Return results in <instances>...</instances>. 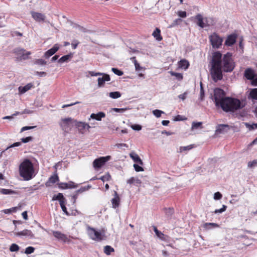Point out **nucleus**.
<instances>
[{
	"label": "nucleus",
	"mask_w": 257,
	"mask_h": 257,
	"mask_svg": "<svg viewBox=\"0 0 257 257\" xmlns=\"http://www.w3.org/2000/svg\"><path fill=\"white\" fill-rule=\"evenodd\" d=\"M226 208H227V206L226 205H223L221 208L219 209H216L214 211V212L215 214L221 213L223 212L224 211H225L226 210Z\"/></svg>",
	"instance_id": "603ef678"
},
{
	"label": "nucleus",
	"mask_w": 257,
	"mask_h": 257,
	"mask_svg": "<svg viewBox=\"0 0 257 257\" xmlns=\"http://www.w3.org/2000/svg\"><path fill=\"white\" fill-rule=\"evenodd\" d=\"M87 230L89 237L94 240H101L105 236V231L104 229L98 231L93 227L88 226Z\"/></svg>",
	"instance_id": "39448f33"
},
{
	"label": "nucleus",
	"mask_w": 257,
	"mask_h": 257,
	"mask_svg": "<svg viewBox=\"0 0 257 257\" xmlns=\"http://www.w3.org/2000/svg\"><path fill=\"white\" fill-rule=\"evenodd\" d=\"M130 157L132 159L134 162L139 163V165H143V162L141 159L139 155L135 152H132L130 154Z\"/></svg>",
	"instance_id": "4be33fe9"
},
{
	"label": "nucleus",
	"mask_w": 257,
	"mask_h": 257,
	"mask_svg": "<svg viewBox=\"0 0 257 257\" xmlns=\"http://www.w3.org/2000/svg\"><path fill=\"white\" fill-rule=\"evenodd\" d=\"M53 234L55 237L57 238L59 240H60L64 242H69L70 240L68 238L66 235L62 233L60 231H53Z\"/></svg>",
	"instance_id": "9b49d317"
},
{
	"label": "nucleus",
	"mask_w": 257,
	"mask_h": 257,
	"mask_svg": "<svg viewBox=\"0 0 257 257\" xmlns=\"http://www.w3.org/2000/svg\"><path fill=\"white\" fill-rule=\"evenodd\" d=\"M107 159H105L104 157H100L96 159L93 162V167L95 169H99L101 168L106 162Z\"/></svg>",
	"instance_id": "4468645a"
},
{
	"label": "nucleus",
	"mask_w": 257,
	"mask_h": 257,
	"mask_svg": "<svg viewBox=\"0 0 257 257\" xmlns=\"http://www.w3.org/2000/svg\"><path fill=\"white\" fill-rule=\"evenodd\" d=\"M102 76V77H99L97 79L98 86L99 87L104 86L105 81H109L110 80V78L108 74L103 73Z\"/></svg>",
	"instance_id": "dca6fc26"
},
{
	"label": "nucleus",
	"mask_w": 257,
	"mask_h": 257,
	"mask_svg": "<svg viewBox=\"0 0 257 257\" xmlns=\"http://www.w3.org/2000/svg\"><path fill=\"white\" fill-rule=\"evenodd\" d=\"M170 74L172 76H175L176 78L179 81L182 80L183 79V77L181 73H177L173 71H170Z\"/></svg>",
	"instance_id": "a19ab883"
},
{
	"label": "nucleus",
	"mask_w": 257,
	"mask_h": 257,
	"mask_svg": "<svg viewBox=\"0 0 257 257\" xmlns=\"http://www.w3.org/2000/svg\"><path fill=\"white\" fill-rule=\"evenodd\" d=\"M60 206L62 211L65 213V214L68 216L70 215V214L67 211V208L65 206V202L63 201H60Z\"/></svg>",
	"instance_id": "ea45409f"
},
{
	"label": "nucleus",
	"mask_w": 257,
	"mask_h": 257,
	"mask_svg": "<svg viewBox=\"0 0 257 257\" xmlns=\"http://www.w3.org/2000/svg\"><path fill=\"white\" fill-rule=\"evenodd\" d=\"M35 64L44 66L47 64V62L42 59H38L36 60V61L35 62Z\"/></svg>",
	"instance_id": "de8ad7c7"
},
{
	"label": "nucleus",
	"mask_w": 257,
	"mask_h": 257,
	"mask_svg": "<svg viewBox=\"0 0 257 257\" xmlns=\"http://www.w3.org/2000/svg\"><path fill=\"white\" fill-rule=\"evenodd\" d=\"M196 20V23L199 27L204 28L205 27V18L200 14H197L194 18Z\"/></svg>",
	"instance_id": "2eb2a0df"
},
{
	"label": "nucleus",
	"mask_w": 257,
	"mask_h": 257,
	"mask_svg": "<svg viewBox=\"0 0 257 257\" xmlns=\"http://www.w3.org/2000/svg\"><path fill=\"white\" fill-rule=\"evenodd\" d=\"M60 48V45L58 44H55L52 48L47 51L44 54V57L46 58H49L54 55Z\"/></svg>",
	"instance_id": "ddd939ff"
},
{
	"label": "nucleus",
	"mask_w": 257,
	"mask_h": 257,
	"mask_svg": "<svg viewBox=\"0 0 257 257\" xmlns=\"http://www.w3.org/2000/svg\"><path fill=\"white\" fill-rule=\"evenodd\" d=\"M205 27L213 26L215 23L212 18H205Z\"/></svg>",
	"instance_id": "473e14b6"
},
{
	"label": "nucleus",
	"mask_w": 257,
	"mask_h": 257,
	"mask_svg": "<svg viewBox=\"0 0 257 257\" xmlns=\"http://www.w3.org/2000/svg\"><path fill=\"white\" fill-rule=\"evenodd\" d=\"M19 171L20 176L26 181L32 179L36 175L35 172L34 165L29 159H25L20 164Z\"/></svg>",
	"instance_id": "7ed1b4c3"
},
{
	"label": "nucleus",
	"mask_w": 257,
	"mask_h": 257,
	"mask_svg": "<svg viewBox=\"0 0 257 257\" xmlns=\"http://www.w3.org/2000/svg\"><path fill=\"white\" fill-rule=\"evenodd\" d=\"M0 193L4 195H10V194H17V192L14 190L4 189V188H0Z\"/></svg>",
	"instance_id": "c756f323"
},
{
	"label": "nucleus",
	"mask_w": 257,
	"mask_h": 257,
	"mask_svg": "<svg viewBox=\"0 0 257 257\" xmlns=\"http://www.w3.org/2000/svg\"><path fill=\"white\" fill-rule=\"evenodd\" d=\"M257 164V160H254L252 161H250L248 163L247 166L249 168H252Z\"/></svg>",
	"instance_id": "338daca9"
},
{
	"label": "nucleus",
	"mask_w": 257,
	"mask_h": 257,
	"mask_svg": "<svg viewBox=\"0 0 257 257\" xmlns=\"http://www.w3.org/2000/svg\"><path fill=\"white\" fill-rule=\"evenodd\" d=\"M78 128L80 133L84 134L86 130H89L90 126L87 123L82 121H78L75 120L74 125Z\"/></svg>",
	"instance_id": "6e6552de"
},
{
	"label": "nucleus",
	"mask_w": 257,
	"mask_h": 257,
	"mask_svg": "<svg viewBox=\"0 0 257 257\" xmlns=\"http://www.w3.org/2000/svg\"><path fill=\"white\" fill-rule=\"evenodd\" d=\"M179 67L181 68L186 69L189 66L188 61L185 59L180 60L179 63Z\"/></svg>",
	"instance_id": "c85d7f7f"
},
{
	"label": "nucleus",
	"mask_w": 257,
	"mask_h": 257,
	"mask_svg": "<svg viewBox=\"0 0 257 257\" xmlns=\"http://www.w3.org/2000/svg\"><path fill=\"white\" fill-rule=\"evenodd\" d=\"M59 180V177L57 174L51 176L46 182L45 185L46 187H50L52 184H55Z\"/></svg>",
	"instance_id": "6ab92c4d"
},
{
	"label": "nucleus",
	"mask_w": 257,
	"mask_h": 257,
	"mask_svg": "<svg viewBox=\"0 0 257 257\" xmlns=\"http://www.w3.org/2000/svg\"><path fill=\"white\" fill-rule=\"evenodd\" d=\"M133 166L134 167L135 171L137 172H142L144 171V170L143 168L138 164H134Z\"/></svg>",
	"instance_id": "bf43d9fd"
},
{
	"label": "nucleus",
	"mask_w": 257,
	"mask_h": 257,
	"mask_svg": "<svg viewBox=\"0 0 257 257\" xmlns=\"http://www.w3.org/2000/svg\"><path fill=\"white\" fill-rule=\"evenodd\" d=\"M154 230L156 234L160 238H161L162 236H164V234L160 231L158 230L157 228L155 226L154 227Z\"/></svg>",
	"instance_id": "052dcab7"
},
{
	"label": "nucleus",
	"mask_w": 257,
	"mask_h": 257,
	"mask_svg": "<svg viewBox=\"0 0 257 257\" xmlns=\"http://www.w3.org/2000/svg\"><path fill=\"white\" fill-rule=\"evenodd\" d=\"M35 250V248L32 246H29L27 247L26 249L25 253L26 254H30L33 253Z\"/></svg>",
	"instance_id": "13d9d810"
},
{
	"label": "nucleus",
	"mask_w": 257,
	"mask_h": 257,
	"mask_svg": "<svg viewBox=\"0 0 257 257\" xmlns=\"http://www.w3.org/2000/svg\"><path fill=\"white\" fill-rule=\"evenodd\" d=\"M251 85L252 86H257V74L250 81Z\"/></svg>",
	"instance_id": "774afa93"
},
{
	"label": "nucleus",
	"mask_w": 257,
	"mask_h": 257,
	"mask_svg": "<svg viewBox=\"0 0 257 257\" xmlns=\"http://www.w3.org/2000/svg\"><path fill=\"white\" fill-rule=\"evenodd\" d=\"M105 117V113L103 112L100 111L97 113H91L90 116V118L95 119L97 121H101L102 118Z\"/></svg>",
	"instance_id": "aec40b11"
},
{
	"label": "nucleus",
	"mask_w": 257,
	"mask_h": 257,
	"mask_svg": "<svg viewBox=\"0 0 257 257\" xmlns=\"http://www.w3.org/2000/svg\"><path fill=\"white\" fill-rule=\"evenodd\" d=\"M111 176L109 173H107L101 177L98 178L99 179L102 180L103 182L109 180Z\"/></svg>",
	"instance_id": "79ce46f5"
},
{
	"label": "nucleus",
	"mask_w": 257,
	"mask_h": 257,
	"mask_svg": "<svg viewBox=\"0 0 257 257\" xmlns=\"http://www.w3.org/2000/svg\"><path fill=\"white\" fill-rule=\"evenodd\" d=\"M128 108H112V110L115 111L116 112L119 113H123L125 112V110H127Z\"/></svg>",
	"instance_id": "864d4df0"
},
{
	"label": "nucleus",
	"mask_w": 257,
	"mask_h": 257,
	"mask_svg": "<svg viewBox=\"0 0 257 257\" xmlns=\"http://www.w3.org/2000/svg\"><path fill=\"white\" fill-rule=\"evenodd\" d=\"M111 70L115 74L117 75V76H120L123 74V72L121 70L116 68H112Z\"/></svg>",
	"instance_id": "37998d69"
},
{
	"label": "nucleus",
	"mask_w": 257,
	"mask_h": 257,
	"mask_svg": "<svg viewBox=\"0 0 257 257\" xmlns=\"http://www.w3.org/2000/svg\"><path fill=\"white\" fill-rule=\"evenodd\" d=\"M131 127L132 128L133 130L138 131L141 130L142 128L141 125L138 124H135L132 125L131 126Z\"/></svg>",
	"instance_id": "0e129e2a"
},
{
	"label": "nucleus",
	"mask_w": 257,
	"mask_h": 257,
	"mask_svg": "<svg viewBox=\"0 0 257 257\" xmlns=\"http://www.w3.org/2000/svg\"><path fill=\"white\" fill-rule=\"evenodd\" d=\"M114 197L111 199V203L112 207L116 208L119 206L120 202V198L116 191H114Z\"/></svg>",
	"instance_id": "412c9836"
},
{
	"label": "nucleus",
	"mask_w": 257,
	"mask_h": 257,
	"mask_svg": "<svg viewBox=\"0 0 257 257\" xmlns=\"http://www.w3.org/2000/svg\"><path fill=\"white\" fill-rule=\"evenodd\" d=\"M70 23L71 26H72L74 28L77 29L82 32L86 33L88 31L86 28H84L83 27L79 25L74 23L72 21H70Z\"/></svg>",
	"instance_id": "cd10ccee"
},
{
	"label": "nucleus",
	"mask_w": 257,
	"mask_h": 257,
	"mask_svg": "<svg viewBox=\"0 0 257 257\" xmlns=\"http://www.w3.org/2000/svg\"><path fill=\"white\" fill-rule=\"evenodd\" d=\"M222 69L225 72H231L235 67L234 63L232 59V54L230 53H227L223 57Z\"/></svg>",
	"instance_id": "20e7f679"
},
{
	"label": "nucleus",
	"mask_w": 257,
	"mask_h": 257,
	"mask_svg": "<svg viewBox=\"0 0 257 257\" xmlns=\"http://www.w3.org/2000/svg\"><path fill=\"white\" fill-rule=\"evenodd\" d=\"M237 36L235 34L229 35L225 42V45L228 46H232L236 42Z\"/></svg>",
	"instance_id": "a211bd4d"
},
{
	"label": "nucleus",
	"mask_w": 257,
	"mask_h": 257,
	"mask_svg": "<svg viewBox=\"0 0 257 257\" xmlns=\"http://www.w3.org/2000/svg\"><path fill=\"white\" fill-rule=\"evenodd\" d=\"M244 124H245V126L247 128H248V130L249 131H252V130L257 128V123H253L252 124H250L249 123H248V122H245Z\"/></svg>",
	"instance_id": "e433bc0d"
},
{
	"label": "nucleus",
	"mask_w": 257,
	"mask_h": 257,
	"mask_svg": "<svg viewBox=\"0 0 257 257\" xmlns=\"http://www.w3.org/2000/svg\"><path fill=\"white\" fill-rule=\"evenodd\" d=\"M15 234L18 236H26L29 238H34V234L30 230L28 229H24L21 231L15 232Z\"/></svg>",
	"instance_id": "f8f14e48"
},
{
	"label": "nucleus",
	"mask_w": 257,
	"mask_h": 257,
	"mask_svg": "<svg viewBox=\"0 0 257 257\" xmlns=\"http://www.w3.org/2000/svg\"><path fill=\"white\" fill-rule=\"evenodd\" d=\"M203 228L205 229H210L219 227V225L216 223H205L203 224Z\"/></svg>",
	"instance_id": "bb28decb"
},
{
	"label": "nucleus",
	"mask_w": 257,
	"mask_h": 257,
	"mask_svg": "<svg viewBox=\"0 0 257 257\" xmlns=\"http://www.w3.org/2000/svg\"><path fill=\"white\" fill-rule=\"evenodd\" d=\"M109 96L113 99H116L121 96V93L119 91L111 92L109 93Z\"/></svg>",
	"instance_id": "c9c22d12"
},
{
	"label": "nucleus",
	"mask_w": 257,
	"mask_h": 257,
	"mask_svg": "<svg viewBox=\"0 0 257 257\" xmlns=\"http://www.w3.org/2000/svg\"><path fill=\"white\" fill-rule=\"evenodd\" d=\"M32 83H29L24 86H20L18 88L19 91L21 94H23L31 89L33 87Z\"/></svg>",
	"instance_id": "5701e85b"
},
{
	"label": "nucleus",
	"mask_w": 257,
	"mask_h": 257,
	"mask_svg": "<svg viewBox=\"0 0 257 257\" xmlns=\"http://www.w3.org/2000/svg\"><path fill=\"white\" fill-rule=\"evenodd\" d=\"M153 114L157 117H160L161 114L164 113V112L159 109H155L153 111Z\"/></svg>",
	"instance_id": "49530a36"
},
{
	"label": "nucleus",
	"mask_w": 257,
	"mask_h": 257,
	"mask_svg": "<svg viewBox=\"0 0 257 257\" xmlns=\"http://www.w3.org/2000/svg\"><path fill=\"white\" fill-rule=\"evenodd\" d=\"M58 187L61 189H69V187L67 185V183H58Z\"/></svg>",
	"instance_id": "5fc2aeb1"
},
{
	"label": "nucleus",
	"mask_w": 257,
	"mask_h": 257,
	"mask_svg": "<svg viewBox=\"0 0 257 257\" xmlns=\"http://www.w3.org/2000/svg\"><path fill=\"white\" fill-rule=\"evenodd\" d=\"M34 138L32 137H27L26 138H23L21 139V141L23 143H27L30 141H32Z\"/></svg>",
	"instance_id": "4d7b16f0"
},
{
	"label": "nucleus",
	"mask_w": 257,
	"mask_h": 257,
	"mask_svg": "<svg viewBox=\"0 0 257 257\" xmlns=\"http://www.w3.org/2000/svg\"><path fill=\"white\" fill-rule=\"evenodd\" d=\"M221 58V53L218 51L216 52L213 53L211 61V75L215 82L221 80L223 77Z\"/></svg>",
	"instance_id": "f03ea898"
},
{
	"label": "nucleus",
	"mask_w": 257,
	"mask_h": 257,
	"mask_svg": "<svg viewBox=\"0 0 257 257\" xmlns=\"http://www.w3.org/2000/svg\"><path fill=\"white\" fill-rule=\"evenodd\" d=\"M72 57L73 54L72 53H70L69 54L63 56L58 60V62L59 63L67 62L72 58Z\"/></svg>",
	"instance_id": "b1692460"
},
{
	"label": "nucleus",
	"mask_w": 257,
	"mask_h": 257,
	"mask_svg": "<svg viewBox=\"0 0 257 257\" xmlns=\"http://www.w3.org/2000/svg\"><path fill=\"white\" fill-rule=\"evenodd\" d=\"M91 188V185H88L86 186H83L81 187L79 189L77 190L76 191H75L77 194L81 193L83 192L86 191L88 190L90 188Z\"/></svg>",
	"instance_id": "f704fd0d"
},
{
	"label": "nucleus",
	"mask_w": 257,
	"mask_h": 257,
	"mask_svg": "<svg viewBox=\"0 0 257 257\" xmlns=\"http://www.w3.org/2000/svg\"><path fill=\"white\" fill-rule=\"evenodd\" d=\"M200 100L202 101L204 99V90L202 86V82H200Z\"/></svg>",
	"instance_id": "c03bdc74"
},
{
	"label": "nucleus",
	"mask_w": 257,
	"mask_h": 257,
	"mask_svg": "<svg viewBox=\"0 0 257 257\" xmlns=\"http://www.w3.org/2000/svg\"><path fill=\"white\" fill-rule=\"evenodd\" d=\"M177 15L182 18H185L187 17V13L185 11H179L177 12Z\"/></svg>",
	"instance_id": "e2e57ef3"
},
{
	"label": "nucleus",
	"mask_w": 257,
	"mask_h": 257,
	"mask_svg": "<svg viewBox=\"0 0 257 257\" xmlns=\"http://www.w3.org/2000/svg\"><path fill=\"white\" fill-rule=\"evenodd\" d=\"M174 212V210L173 208H165V213L168 216H171Z\"/></svg>",
	"instance_id": "09e8293b"
},
{
	"label": "nucleus",
	"mask_w": 257,
	"mask_h": 257,
	"mask_svg": "<svg viewBox=\"0 0 257 257\" xmlns=\"http://www.w3.org/2000/svg\"><path fill=\"white\" fill-rule=\"evenodd\" d=\"M52 200H58L60 204V201H63L64 202L66 201L65 198H64L63 194L61 193H59L58 194L54 195L52 198Z\"/></svg>",
	"instance_id": "7c9ffc66"
},
{
	"label": "nucleus",
	"mask_w": 257,
	"mask_h": 257,
	"mask_svg": "<svg viewBox=\"0 0 257 257\" xmlns=\"http://www.w3.org/2000/svg\"><path fill=\"white\" fill-rule=\"evenodd\" d=\"M152 35L158 41H160L163 39V38L161 35V30L158 28L155 29L152 34Z\"/></svg>",
	"instance_id": "393cba45"
},
{
	"label": "nucleus",
	"mask_w": 257,
	"mask_h": 257,
	"mask_svg": "<svg viewBox=\"0 0 257 257\" xmlns=\"http://www.w3.org/2000/svg\"><path fill=\"white\" fill-rule=\"evenodd\" d=\"M31 54V52L30 51H26L24 52L22 57L21 58V60H26L28 59L29 56Z\"/></svg>",
	"instance_id": "6e6d98bb"
},
{
	"label": "nucleus",
	"mask_w": 257,
	"mask_h": 257,
	"mask_svg": "<svg viewBox=\"0 0 257 257\" xmlns=\"http://www.w3.org/2000/svg\"><path fill=\"white\" fill-rule=\"evenodd\" d=\"M19 249V246L16 243L12 244L10 247V250L12 252L17 251Z\"/></svg>",
	"instance_id": "a18cd8bd"
},
{
	"label": "nucleus",
	"mask_w": 257,
	"mask_h": 257,
	"mask_svg": "<svg viewBox=\"0 0 257 257\" xmlns=\"http://www.w3.org/2000/svg\"><path fill=\"white\" fill-rule=\"evenodd\" d=\"M222 197V194L219 192H215L214 194V199L215 200H220Z\"/></svg>",
	"instance_id": "69168bd1"
},
{
	"label": "nucleus",
	"mask_w": 257,
	"mask_h": 257,
	"mask_svg": "<svg viewBox=\"0 0 257 257\" xmlns=\"http://www.w3.org/2000/svg\"><path fill=\"white\" fill-rule=\"evenodd\" d=\"M193 147V145H190L187 146H184V147H181L180 148V152H182L183 151L190 150L191 149H192Z\"/></svg>",
	"instance_id": "3c124183"
},
{
	"label": "nucleus",
	"mask_w": 257,
	"mask_h": 257,
	"mask_svg": "<svg viewBox=\"0 0 257 257\" xmlns=\"http://www.w3.org/2000/svg\"><path fill=\"white\" fill-rule=\"evenodd\" d=\"M202 123L201 122H194L193 121L192 123V129H197L200 127Z\"/></svg>",
	"instance_id": "8fccbe9b"
},
{
	"label": "nucleus",
	"mask_w": 257,
	"mask_h": 257,
	"mask_svg": "<svg viewBox=\"0 0 257 257\" xmlns=\"http://www.w3.org/2000/svg\"><path fill=\"white\" fill-rule=\"evenodd\" d=\"M248 98L252 100H257V88L250 89Z\"/></svg>",
	"instance_id": "a878e982"
},
{
	"label": "nucleus",
	"mask_w": 257,
	"mask_h": 257,
	"mask_svg": "<svg viewBox=\"0 0 257 257\" xmlns=\"http://www.w3.org/2000/svg\"><path fill=\"white\" fill-rule=\"evenodd\" d=\"M209 38L213 48L218 49L221 46L223 39L216 33H213L209 36Z\"/></svg>",
	"instance_id": "0eeeda50"
},
{
	"label": "nucleus",
	"mask_w": 257,
	"mask_h": 257,
	"mask_svg": "<svg viewBox=\"0 0 257 257\" xmlns=\"http://www.w3.org/2000/svg\"><path fill=\"white\" fill-rule=\"evenodd\" d=\"M114 251V248L110 245H106L104 247V252L107 255H110L111 252Z\"/></svg>",
	"instance_id": "72a5a7b5"
},
{
	"label": "nucleus",
	"mask_w": 257,
	"mask_h": 257,
	"mask_svg": "<svg viewBox=\"0 0 257 257\" xmlns=\"http://www.w3.org/2000/svg\"><path fill=\"white\" fill-rule=\"evenodd\" d=\"M230 128V126L228 124H220L216 127L215 134H223L228 132Z\"/></svg>",
	"instance_id": "9d476101"
},
{
	"label": "nucleus",
	"mask_w": 257,
	"mask_h": 257,
	"mask_svg": "<svg viewBox=\"0 0 257 257\" xmlns=\"http://www.w3.org/2000/svg\"><path fill=\"white\" fill-rule=\"evenodd\" d=\"M75 120L71 117L61 118L59 125L63 131L66 133H68L75 125Z\"/></svg>",
	"instance_id": "423d86ee"
},
{
	"label": "nucleus",
	"mask_w": 257,
	"mask_h": 257,
	"mask_svg": "<svg viewBox=\"0 0 257 257\" xmlns=\"http://www.w3.org/2000/svg\"><path fill=\"white\" fill-rule=\"evenodd\" d=\"M18 209V207H12L9 209H4L2 211L4 212L5 214H10L13 212H16Z\"/></svg>",
	"instance_id": "4c0bfd02"
},
{
	"label": "nucleus",
	"mask_w": 257,
	"mask_h": 257,
	"mask_svg": "<svg viewBox=\"0 0 257 257\" xmlns=\"http://www.w3.org/2000/svg\"><path fill=\"white\" fill-rule=\"evenodd\" d=\"M79 44V42L77 40H73L71 43V46L73 49H76L78 45Z\"/></svg>",
	"instance_id": "680f3d73"
},
{
	"label": "nucleus",
	"mask_w": 257,
	"mask_h": 257,
	"mask_svg": "<svg viewBox=\"0 0 257 257\" xmlns=\"http://www.w3.org/2000/svg\"><path fill=\"white\" fill-rule=\"evenodd\" d=\"M256 73L254 71L250 68H248L244 71V76L247 79L251 81L255 76Z\"/></svg>",
	"instance_id": "f3484780"
},
{
	"label": "nucleus",
	"mask_w": 257,
	"mask_h": 257,
	"mask_svg": "<svg viewBox=\"0 0 257 257\" xmlns=\"http://www.w3.org/2000/svg\"><path fill=\"white\" fill-rule=\"evenodd\" d=\"M32 18L37 22H45L46 16L41 13L32 11L31 12Z\"/></svg>",
	"instance_id": "1a4fd4ad"
},
{
	"label": "nucleus",
	"mask_w": 257,
	"mask_h": 257,
	"mask_svg": "<svg viewBox=\"0 0 257 257\" xmlns=\"http://www.w3.org/2000/svg\"><path fill=\"white\" fill-rule=\"evenodd\" d=\"M182 20L181 18H178L174 20L172 24L170 25V27H174L177 25H180L182 22Z\"/></svg>",
	"instance_id": "58836bf2"
},
{
	"label": "nucleus",
	"mask_w": 257,
	"mask_h": 257,
	"mask_svg": "<svg viewBox=\"0 0 257 257\" xmlns=\"http://www.w3.org/2000/svg\"><path fill=\"white\" fill-rule=\"evenodd\" d=\"M225 95L226 93L223 89L220 88L214 89V95L211 96V99L216 106L221 107L225 112H234L244 107L238 99L226 97Z\"/></svg>",
	"instance_id": "f257e3e1"
},
{
	"label": "nucleus",
	"mask_w": 257,
	"mask_h": 257,
	"mask_svg": "<svg viewBox=\"0 0 257 257\" xmlns=\"http://www.w3.org/2000/svg\"><path fill=\"white\" fill-rule=\"evenodd\" d=\"M26 52V50L20 48H16L13 50V53L16 55L20 56V58L22 57L24 52Z\"/></svg>",
	"instance_id": "2f4dec72"
}]
</instances>
